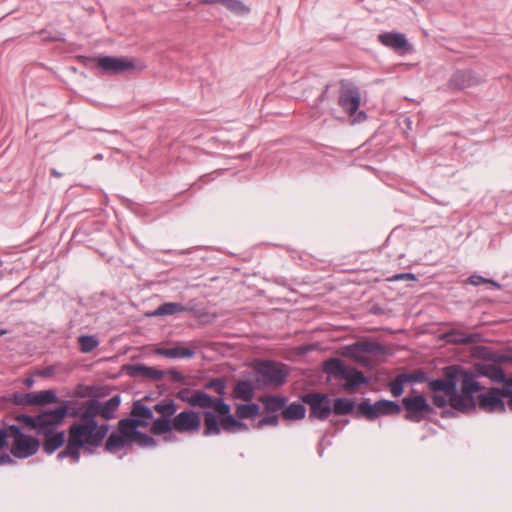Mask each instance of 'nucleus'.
Here are the masks:
<instances>
[{
    "label": "nucleus",
    "instance_id": "nucleus-1",
    "mask_svg": "<svg viewBox=\"0 0 512 512\" xmlns=\"http://www.w3.org/2000/svg\"><path fill=\"white\" fill-rule=\"evenodd\" d=\"M477 377L475 370L449 365L443 368V377L428 382V388L435 393L443 392L453 409L468 414L476 409L474 394L483 389Z\"/></svg>",
    "mask_w": 512,
    "mask_h": 512
},
{
    "label": "nucleus",
    "instance_id": "nucleus-2",
    "mask_svg": "<svg viewBox=\"0 0 512 512\" xmlns=\"http://www.w3.org/2000/svg\"><path fill=\"white\" fill-rule=\"evenodd\" d=\"M93 416L87 411L84 413L83 421H74L67 429V444L57 454V460L62 461L68 458L71 463L77 464L84 455H93L99 448L95 432Z\"/></svg>",
    "mask_w": 512,
    "mask_h": 512
},
{
    "label": "nucleus",
    "instance_id": "nucleus-3",
    "mask_svg": "<svg viewBox=\"0 0 512 512\" xmlns=\"http://www.w3.org/2000/svg\"><path fill=\"white\" fill-rule=\"evenodd\" d=\"M365 354L384 356L387 354V348L379 341L368 338H363L344 347V356L350 358L362 367L373 370L376 364Z\"/></svg>",
    "mask_w": 512,
    "mask_h": 512
},
{
    "label": "nucleus",
    "instance_id": "nucleus-4",
    "mask_svg": "<svg viewBox=\"0 0 512 512\" xmlns=\"http://www.w3.org/2000/svg\"><path fill=\"white\" fill-rule=\"evenodd\" d=\"M131 443H136L140 447H155L157 440L138 428L114 430L105 441L104 450L113 454Z\"/></svg>",
    "mask_w": 512,
    "mask_h": 512
},
{
    "label": "nucleus",
    "instance_id": "nucleus-5",
    "mask_svg": "<svg viewBox=\"0 0 512 512\" xmlns=\"http://www.w3.org/2000/svg\"><path fill=\"white\" fill-rule=\"evenodd\" d=\"M225 396L215 397L211 408L215 410L203 411V436H218L222 432V427L234 415L231 413V405L224 400Z\"/></svg>",
    "mask_w": 512,
    "mask_h": 512
},
{
    "label": "nucleus",
    "instance_id": "nucleus-6",
    "mask_svg": "<svg viewBox=\"0 0 512 512\" xmlns=\"http://www.w3.org/2000/svg\"><path fill=\"white\" fill-rule=\"evenodd\" d=\"M153 412L159 414L152 422L150 431L153 435H163L164 441H174L175 435L171 434V423L177 413L178 405L171 398H164L153 407Z\"/></svg>",
    "mask_w": 512,
    "mask_h": 512
},
{
    "label": "nucleus",
    "instance_id": "nucleus-7",
    "mask_svg": "<svg viewBox=\"0 0 512 512\" xmlns=\"http://www.w3.org/2000/svg\"><path fill=\"white\" fill-rule=\"evenodd\" d=\"M401 412V405L393 400L381 398L375 403L370 398H364L357 404L355 418L373 422L382 416H396Z\"/></svg>",
    "mask_w": 512,
    "mask_h": 512
},
{
    "label": "nucleus",
    "instance_id": "nucleus-8",
    "mask_svg": "<svg viewBox=\"0 0 512 512\" xmlns=\"http://www.w3.org/2000/svg\"><path fill=\"white\" fill-rule=\"evenodd\" d=\"M257 382L263 386H283L289 375L287 365L273 360H261L254 366Z\"/></svg>",
    "mask_w": 512,
    "mask_h": 512
},
{
    "label": "nucleus",
    "instance_id": "nucleus-9",
    "mask_svg": "<svg viewBox=\"0 0 512 512\" xmlns=\"http://www.w3.org/2000/svg\"><path fill=\"white\" fill-rule=\"evenodd\" d=\"M400 405L401 410H404L403 418L412 423H420L436 413L424 394L405 396Z\"/></svg>",
    "mask_w": 512,
    "mask_h": 512
},
{
    "label": "nucleus",
    "instance_id": "nucleus-10",
    "mask_svg": "<svg viewBox=\"0 0 512 512\" xmlns=\"http://www.w3.org/2000/svg\"><path fill=\"white\" fill-rule=\"evenodd\" d=\"M301 401L309 407L310 421H325L332 414L331 398L326 393L309 392L301 396Z\"/></svg>",
    "mask_w": 512,
    "mask_h": 512
},
{
    "label": "nucleus",
    "instance_id": "nucleus-11",
    "mask_svg": "<svg viewBox=\"0 0 512 512\" xmlns=\"http://www.w3.org/2000/svg\"><path fill=\"white\" fill-rule=\"evenodd\" d=\"M154 419L153 408L143 404L141 400H136L129 416L119 420L116 430L147 428Z\"/></svg>",
    "mask_w": 512,
    "mask_h": 512
},
{
    "label": "nucleus",
    "instance_id": "nucleus-12",
    "mask_svg": "<svg viewBox=\"0 0 512 512\" xmlns=\"http://www.w3.org/2000/svg\"><path fill=\"white\" fill-rule=\"evenodd\" d=\"M201 429L200 413L194 409H184L173 418L171 423V432L174 430L178 433L195 434Z\"/></svg>",
    "mask_w": 512,
    "mask_h": 512
},
{
    "label": "nucleus",
    "instance_id": "nucleus-13",
    "mask_svg": "<svg viewBox=\"0 0 512 512\" xmlns=\"http://www.w3.org/2000/svg\"><path fill=\"white\" fill-rule=\"evenodd\" d=\"M483 82L479 74L471 69H459L453 72L447 82V86L451 91H462L474 86H478Z\"/></svg>",
    "mask_w": 512,
    "mask_h": 512
},
{
    "label": "nucleus",
    "instance_id": "nucleus-14",
    "mask_svg": "<svg viewBox=\"0 0 512 512\" xmlns=\"http://www.w3.org/2000/svg\"><path fill=\"white\" fill-rule=\"evenodd\" d=\"M121 404L120 394L112 396L104 403L100 402L97 398H90V405L86 410L91 416H100L104 420L109 421L115 417V413Z\"/></svg>",
    "mask_w": 512,
    "mask_h": 512
},
{
    "label": "nucleus",
    "instance_id": "nucleus-15",
    "mask_svg": "<svg viewBox=\"0 0 512 512\" xmlns=\"http://www.w3.org/2000/svg\"><path fill=\"white\" fill-rule=\"evenodd\" d=\"M40 445L41 441L37 437L25 434L12 442L10 453L16 459H27L38 452Z\"/></svg>",
    "mask_w": 512,
    "mask_h": 512
},
{
    "label": "nucleus",
    "instance_id": "nucleus-16",
    "mask_svg": "<svg viewBox=\"0 0 512 512\" xmlns=\"http://www.w3.org/2000/svg\"><path fill=\"white\" fill-rule=\"evenodd\" d=\"M497 387H491L487 392L481 393L477 397L476 406L487 413H505L506 404L500 392L494 391Z\"/></svg>",
    "mask_w": 512,
    "mask_h": 512
},
{
    "label": "nucleus",
    "instance_id": "nucleus-17",
    "mask_svg": "<svg viewBox=\"0 0 512 512\" xmlns=\"http://www.w3.org/2000/svg\"><path fill=\"white\" fill-rule=\"evenodd\" d=\"M97 68L104 73L120 74L134 70L135 63L127 57L101 56L97 57Z\"/></svg>",
    "mask_w": 512,
    "mask_h": 512
},
{
    "label": "nucleus",
    "instance_id": "nucleus-18",
    "mask_svg": "<svg viewBox=\"0 0 512 512\" xmlns=\"http://www.w3.org/2000/svg\"><path fill=\"white\" fill-rule=\"evenodd\" d=\"M37 420L38 434L56 431L65 420V410L56 407L41 411L37 414Z\"/></svg>",
    "mask_w": 512,
    "mask_h": 512
},
{
    "label": "nucleus",
    "instance_id": "nucleus-19",
    "mask_svg": "<svg viewBox=\"0 0 512 512\" xmlns=\"http://www.w3.org/2000/svg\"><path fill=\"white\" fill-rule=\"evenodd\" d=\"M377 40L383 46L393 49L396 52L407 53L412 51L405 34L400 32H383L377 36Z\"/></svg>",
    "mask_w": 512,
    "mask_h": 512
},
{
    "label": "nucleus",
    "instance_id": "nucleus-20",
    "mask_svg": "<svg viewBox=\"0 0 512 512\" xmlns=\"http://www.w3.org/2000/svg\"><path fill=\"white\" fill-rule=\"evenodd\" d=\"M361 97L359 89L355 86L340 90L338 105L349 115H353L360 107Z\"/></svg>",
    "mask_w": 512,
    "mask_h": 512
},
{
    "label": "nucleus",
    "instance_id": "nucleus-21",
    "mask_svg": "<svg viewBox=\"0 0 512 512\" xmlns=\"http://www.w3.org/2000/svg\"><path fill=\"white\" fill-rule=\"evenodd\" d=\"M43 441L41 442L42 450L47 455H52L58 451L64 444H67L66 432L64 430H56L41 433Z\"/></svg>",
    "mask_w": 512,
    "mask_h": 512
},
{
    "label": "nucleus",
    "instance_id": "nucleus-22",
    "mask_svg": "<svg viewBox=\"0 0 512 512\" xmlns=\"http://www.w3.org/2000/svg\"><path fill=\"white\" fill-rule=\"evenodd\" d=\"M477 375L486 377L495 383H502L505 380V371L502 367L489 363H475L473 366Z\"/></svg>",
    "mask_w": 512,
    "mask_h": 512
},
{
    "label": "nucleus",
    "instance_id": "nucleus-23",
    "mask_svg": "<svg viewBox=\"0 0 512 512\" xmlns=\"http://www.w3.org/2000/svg\"><path fill=\"white\" fill-rule=\"evenodd\" d=\"M442 339L450 344L469 345L482 341V335L479 333L465 334L458 330H451L445 332Z\"/></svg>",
    "mask_w": 512,
    "mask_h": 512
},
{
    "label": "nucleus",
    "instance_id": "nucleus-24",
    "mask_svg": "<svg viewBox=\"0 0 512 512\" xmlns=\"http://www.w3.org/2000/svg\"><path fill=\"white\" fill-rule=\"evenodd\" d=\"M89 405L90 398L84 401L63 400L58 408L65 410V418L70 416L72 418H77V421H83L84 413L88 409Z\"/></svg>",
    "mask_w": 512,
    "mask_h": 512
},
{
    "label": "nucleus",
    "instance_id": "nucleus-25",
    "mask_svg": "<svg viewBox=\"0 0 512 512\" xmlns=\"http://www.w3.org/2000/svg\"><path fill=\"white\" fill-rule=\"evenodd\" d=\"M199 4L203 5H222L229 12L237 15L243 16L247 15L250 12V9L247 5H245L241 0H196Z\"/></svg>",
    "mask_w": 512,
    "mask_h": 512
},
{
    "label": "nucleus",
    "instance_id": "nucleus-26",
    "mask_svg": "<svg viewBox=\"0 0 512 512\" xmlns=\"http://www.w3.org/2000/svg\"><path fill=\"white\" fill-rule=\"evenodd\" d=\"M342 379L346 381L344 389L347 391H353L356 388L369 383L368 377H366L361 371L350 366H347L345 373L342 375Z\"/></svg>",
    "mask_w": 512,
    "mask_h": 512
},
{
    "label": "nucleus",
    "instance_id": "nucleus-27",
    "mask_svg": "<svg viewBox=\"0 0 512 512\" xmlns=\"http://www.w3.org/2000/svg\"><path fill=\"white\" fill-rule=\"evenodd\" d=\"M356 407L357 405L355 399L338 397L335 398L332 403V414L336 416H345L348 414H353L355 416Z\"/></svg>",
    "mask_w": 512,
    "mask_h": 512
},
{
    "label": "nucleus",
    "instance_id": "nucleus-28",
    "mask_svg": "<svg viewBox=\"0 0 512 512\" xmlns=\"http://www.w3.org/2000/svg\"><path fill=\"white\" fill-rule=\"evenodd\" d=\"M156 354L170 359H179L192 358L195 355V351L189 347L174 346L158 348Z\"/></svg>",
    "mask_w": 512,
    "mask_h": 512
},
{
    "label": "nucleus",
    "instance_id": "nucleus-29",
    "mask_svg": "<svg viewBox=\"0 0 512 512\" xmlns=\"http://www.w3.org/2000/svg\"><path fill=\"white\" fill-rule=\"evenodd\" d=\"M187 308L181 303L176 302H165L157 307L155 310L146 313L147 317H161V316H170L179 314L182 312H186Z\"/></svg>",
    "mask_w": 512,
    "mask_h": 512
},
{
    "label": "nucleus",
    "instance_id": "nucleus-30",
    "mask_svg": "<svg viewBox=\"0 0 512 512\" xmlns=\"http://www.w3.org/2000/svg\"><path fill=\"white\" fill-rule=\"evenodd\" d=\"M255 395V386L249 380H241L236 383L233 389V398L245 402L253 400Z\"/></svg>",
    "mask_w": 512,
    "mask_h": 512
},
{
    "label": "nucleus",
    "instance_id": "nucleus-31",
    "mask_svg": "<svg viewBox=\"0 0 512 512\" xmlns=\"http://www.w3.org/2000/svg\"><path fill=\"white\" fill-rule=\"evenodd\" d=\"M260 400L267 413H276L278 411L282 412L288 403V397L283 395H269L262 397Z\"/></svg>",
    "mask_w": 512,
    "mask_h": 512
},
{
    "label": "nucleus",
    "instance_id": "nucleus-32",
    "mask_svg": "<svg viewBox=\"0 0 512 512\" xmlns=\"http://www.w3.org/2000/svg\"><path fill=\"white\" fill-rule=\"evenodd\" d=\"M281 416L287 421L302 420L306 416L305 404L303 402H292L289 405L286 404L285 408L281 412Z\"/></svg>",
    "mask_w": 512,
    "mask_h": 512
},
{
    "label": "nucleus",
    "instance_id": "nucleus-33",
    "mask_svg": "<svg viewBox=\"0 0 512 512\" xmlns=\"http://www.w3.org/2000/svg\"><path fill=\"white\" fill-rule=\"evenodd\" d=\"M347 366L336 357L329 358L323 362V371L330 377L342 378Z\"/></svg>",
    "mask_w": 512,
    "mask_h": 512
},
{
    "label": "nucleus",
    "instance_id": "nucleus-34",
    "mask_svg": "<svg viewBox=\"0 0 512 512\" xmlns=\"http://www.w3.org/2000/svg\"><path fill=\"white\" fill-rule=\"evenodd\" d=\"M42 42H66L65 34L56 29L52 24L46 25L37 32Z\"/></svg>",
    "mask_w": 512,
    "mask_h": 512
},
{
    "label": "nucleus",
    "instance_id": "nucleus-35",
    "mask_svg": "<svg viewBox=\"0 0 512 512\" xmlns=\"http://www.w3.org/2000/svg\"><path fill=\"white\" fill-rule=\"evenodd\" d=\"M260 413V406L252 401L237 404L235 407V415L239 419H250Z\"/></svg>",
    "mask_w": 512,
    "mask_h": 512
},
{
    "label": "nucleus",
    "instance_id": "nucleus-36",
    "mask_svg": "<svg viewBox=\"0 0 512 512\" xmlns=\"http://www.w3.org/2000/svg\"><path fill=\"white\" fill-rule=\"evenodd\" d=\"M215 397H212L203 389L194 390L193 395L191 396V407H198L201 409H210L213 405Z\"/></svg>",
    "mask_w": 512,
    "mask_h": 512
},
{
    "label": "nucleus",
    "instance_id": "nucleus-37",
    "mask_svg": "<svg viewBox=\"0 0 512 512\" xmlns=\"http://www.w3.org/2000/svg\"><path fill=\"white\" fill-rule=\"evenodd\" d=\"M33 396L35 406H45L58 402L57 394L52 389L35 392Z\"/></svg>",
    "mask_w": 512,
    "mask_h": 512
},
{
    "label": "nucleus",
    "instance_id": "nucleus-38",
    "mask_svg": "<svg viewBox=\"0 0 512 512\" xmlns=\"http://www.w3.org/2000/svg\"><path fill=\"white\" fill-rule=\"evenodd\" d=\"M250 427L243 419L234 416L222 427V431L226 433L248 432Z\"/></svg>",
    "mask_w": 512,
    "mask_h": 512
},
{
    "label": "nucleus",
    "instance_id": "nucleus-39",
    "mask_svg": "<svg viewBox=\"0 0 512 512\" xmlns=\"http://www.w3.org/2000/svg\"><path fill=\"white\" fill-rule=\"evenodd\" d=\"M122 371L135 379H146L147 365L137 364H126L122 366Z\"/></svg>",
    "mask_w": 512,
    "mask_h": 512
},
{
    "label": "nucleus",
    "instance_id": "nucleus-40",
    "mask_svg": "<svg viewBox=\"0 0 512 512\" xmlns=\"http://www.w3.org/2000/svg\"><path fill=\"white\" fill-rule=\"evenodd\" d=\"M78 343L80 346V351L82 353H90L94 349H96L99 345V340L94 335H81L78 338Z\"/></svg>",
    "mask_w": 512,
    "mask_h": 512
},
{
    "label": "nucleus",
    "instance_id": "nucleus-41",
    "mask_svg": "<svg viewBox=\"0 0 512 512\" xmlns=\"http://www.w3.org/2000/svg\"><path fill=\"white\" fill-rule=\"evenodd\" d=\"M500 354L486 346H479L476 348L475 355L483 360L492 362L491 364L497 365L500 361Z\"/></svg>",
    "mask_w": 512,
    "mask_h": 512
},
{
    "label": "nucleus",
    "instance_id": "nucleus-42",
    "mask_svg": "<svg viewBox=\"0 0 512 512\" xmlns=\"http://www.w3.org/2000/svg\"><path fill=\"white\" fill-rule=\"evenodd\" d=\"M203 390H215L218 396H225L226 394V381L224 378H212L203 386Z\"/></svg>",
    "mask_w": 512,
    "mask_h": 512
},
{
    "label": "nucleus",
    "instance_id": "nucleus-43",
    "mask_svg": "<svg viewBox=\"0 0 512 512\" xmlns=\"http://www.w3.org/2000/svg\"><path fill=\"white\" fill-rule=\"evenodd\" d=\"M406 384V380L404 375L401 373L395 377L392 381L389 382L388 387L393 397L398 398L404 392V385Z\"/></svg>",
    "mask_w": 512,
    "mask_h": 512
},
{
    "label": "nucleus",
    "instance_id": "nucleus-44",
    "mask_svg": "<svg viewBox=\"0 0 512 512\" xmlns=\"http://www.w3.org/2000/svg\"><path fill=\"white\" fill-rule=\"evenodd\" d=\"M93 423L95 428V432L97 435L98 445L102 446L103 441L109 437L108 432L110 430V425L108 423L100 424L97 420L96 416H93Z\"/></svg>",
    "mask_w": 512,
    "mask_h": 512
},
{
    "label": "nucleus",
    "instance_id": "nucleus-45",
    "mask_svg": "<svg viewBox=\"0 0 512 512\" xmlns=\"http://www.w3.org/2000/svg\"><path fill=\"white\" fill-rule=\"evenodd\" d=\"M466 283L471 284L473 286H479L482 284H490L498 290L501 288V285L497 281H495L493 279L486 278L481 275H476V274L469 276L466 280Z\"/></svg>",
    "mask_w": 512,
    "mask_h": 512
},
{
    "label": "nucleus",
    "instance_id": "nucleus-46",
    "mask_svg": "<svg viewBox=\"0 0 512 512\" xmlns=\"http://www.w3.org/2000/svg\"><path fill=\"white\" fill-rule=\"evenodd\" d=\"M17 421L20 422L28 430H34L38 434V420L37 415L21 414L17 416Z\"/></svg>",
    "mask_w": 512,
    "mask_h": 512
},
{
    "label": "nucleus",
    "instance_id": "nucleus-47",
    "mask_svg": "<svg viewBox=\"0 0 512 512\" xmlns=\"http://www.w3.org/2000/svg\"><path fill=\"white\" fill-rule=\"evenodd\" d=\"M404 375V378L406 380V383H424L429 382L428 380V374L427 372L418 369L414 371L413 373H402Z\"/></svg>",
    "mask_w": 512,
    "mask_h": 512
},
{
    "label": "nucleus",
    "instance_id": "nucleus-48",
    "mask_svg": "<svg viewBox=\"0 0 512 512\" xmlns=\"http://www.w3.org/2000/svg\"><path fill=\"white\" fill-rule=\"evenodd\" d=\"M279 424V416L277 414L267 415L253 424L254 429H262L265 426H277Z\"/></svg>",
    "mask_w": 512,
    "mask_h": 512
},
{
    "label": "nucleus",
    "instance_id": "nucleus-49",
    "mask_svg": "<svg viewBox=\"0 0 512 512\" xmlns=\"http://www.w3.org/2000/svg\"><path fill=\"white\" fill-rule=\"evenodd\" d=\"M13 401L17 405H34L33 393H14Z\"/></svg>",
    "mask_w": 512,
    "mask_h": 512
},
{
    "label": "nucleus",
    "instance_id": "nucleus-50",
    "mask_svg": "<svg viewBox=\"0 0 512 512\" xmlns=\"http://www.w3.org/2000/svg\"><path fill=\"white\" fill-rule=\"evenodd\" d=\"M4 430H6L7 439L10 437L13 439V441H16L25 435V433L22 431V428L16 424L8 425L6 428H4Z\"/></svg>",
    "mask_w": 512,
    "mask_h": 512
},
{
    "label": "nucleus",
    "instance_id": "nucleus-51",
    "mask_svg": "<svg viewBox=\"0 0 512 512\" xmlns=\"http://www.w3.org/2000/svg\"><path fill=\"white\" fill-rule=\"evenodd\" d=\"M501 384H503V386L497 387V389H494V391L500 392L503 397L510 396V394L512 393V377L507 378V376L505 375V380L502 381Z\"/></svg>",
    "mask_w": 512,
    "mask_h": 512
},
{
    "label": "nucleus",
    "instance_id": "nucleus-52",
    "mask_svg": "<svg viewBox=\"0 0 512 512\" xmlns=\"http://www.w3.org/2000/svg\"><path fill=\"white\" fill-rule=\"evenodd\" d=\"M194 390H191L190 388H182L179 390L176 394V397L180 399L181 401L191 404V396L193 395Z\"/></svg>",
    "mask_w": 512,
    "mask_h": 512
},
{
    "label": "nucleus",
    "instance_id": "nucleus-53",
    "mask_svg": "<svg viewBox=\"0 0 512 512\" xmlns=\"http://www.w3.org/2000/svg\"><path fill=\"white\" fill-rule=\"evenodd\" d=\"M433 396H432V403L435 407L437 408H442L444 409L447 404L449 403V399L447 400L445 396H442V395H439L438 393L439 392H433Z\"/></svg>",
    "mask_w": 512,
    "mask_h": 512
},
{
    "label": "nucleus",
    "instance_id": "nucleus-54",
    "mask_svg": "<svg viewBox=\"0 0 512 512\" xmlns=\"http://www.w3.org/2000/svg\"><path fill=\"white\" fill-rule=\"evenodd\" d=\"M55 374V367L53 365L46 366L42 369L36 370L34 376L48 378Z\"/></svg>",
    "mask_w": 512,
    "mask_h": 512
},
{
    "label": "nucleus",
    "instance_id": "nucleus-55",
    "mask_svg": "<svg viewBox=\"0 0 512 512\" xmlns=\"http://www.w3.org/2000/svg\"><path fill=\"white\" fill-rule=\"evenodd\" d=\"M164 373L162 370L147 366L146 379L160 380Z\"/></svg>",
    "mask_w": 512,
    "mask_h": 512
},
{
    "label": "nucleus",
    "instance_id": "nucleus-56",
    "mask_svg": "<svg viewBox=\"0 0 512 512\" xmlns=\"http://www.w3.org/2000/svg\"><path fill=\"white\" fill-rule=\"evenodd\" d=\"M77 60L80 64L87 68H92L93 64L97 65V57L95 58L90 56L79 55L77 56Z\"/></svg>",
    "mask_w": 512,
    "mask_h": 512
},
{
    "label": "nucleus",
    "instance_id": "nucleus-57",
    "mask_svg": "<svg viewBox=\"0 0 512 512\" xmlns=\"http://www.w3.org/2000/svg\"><path fill=\"white\" fill-rule=\"evenodd\" d=\"M389 280L390 281H400V280H413V281H416L417 277L413 273L405 272V273L396 274V275L392 276L391 278H389Z\"/></svg>",
    "mask_w": 512,
    "mask_h": 512
},
{
    "label": "nucleus",
    "instance_id": "nucleus-58",
    "mask_svg": "<svg viewBox=\"0 0 512 512\" xmlns=\"http://www.w3.org/2000/svg\"><path fill=\"white\" fill-rule=\"evenodd\" d=\"M168 374L170 376V379L173 381V382H176V383H185V377L183 376V374L179 371H177L176 369H170L168 371Z\"/></svg>",
    "mask_w": 512,
    "mask_h": 512
},
{
    "label": "nucleus",
    "instance_id": "nucleus-59",
    "mask_svg": "<svg viewBox=\"0 0 512 512\" xmlns=\"http://www.w3.org/2000/svg\"><path fill=\"white\" fill-rule=\"evenodd\" d=\"M17 462L9 454L4 453L0 455V465H15Z\"/></svg>",
    "mask_w": 512,
    "mask_h": 512
},
{
    "label": "nucleus",
    "instance_id": "nucleus-60",
    "mask_svg": "<svg viewBox=\"0 0 512 512\" xmlns=\"http://www.w3.org/2000/svg\"><path fill=\"white\" fill-rule=\"evenodd\" d=\"M457 412H459L458 410L456 409H453L451 406H450V409H444L441 413H440V416L444 419H448V418H454L457 416Z\"/></svg>",
    "mask_w": 512,
    "mask_h": 512
},
{
    "label": "nucleus",
    "instance_id": "nucleus-61",
    "mask_svg": "<svg viewBox=\"0 0 512 512\" xmlns=\"http://www.w3.org/2000/svg\"><path fill=\"white\" fill-rule=\"evenodd\" d=\"M8 444L6 430L0 427V450L4 449Z\"/></svg>",
    "mask_w": 512,
    "mask_h": 512
},
{
    "label": "nucleus",
    "instance_id": "nucleus-62",
    "mask_svg": "<svg viewBox=\"0 0 512 512\" xmlns=\"http://www.w3.org/2000/svg\"><path fill=\"white\" fill-rule=\"evenodd\" d=\"M499 359V363H512V354L509 351H507V353H501Z\"/></svg>",
    "mask_w": 512,
    "mask_h": 512
},
{
    "label": "nucleus",
    "instance_id": "nucleus-63",
    "mask_svg": "<svg viewBox=\"0 0 512 512\" xmlns=\"http://www.w3.org/2000/svg\"><path fill=\"white\" fill-rule=\"evenodd\" d=\"M330 84H326L321 94L318 96V101L323 102L327 99Z\"/></svg>",
    "mask_w": 512,
    "mask_h": 512
},
{
    "label": "nucleus",
    "instance_id": "nucleus-64",
    "mask_svg": "<svg viewBox=\"0 0 512 512\" xmlns=\"http://www.w3.org/2000/svg\"><path fill=\"white\" fill-rule=\"evenodd\" d=\"M506 398L508 399L507 403H505L506 409L508 408L512 412V393L510 394V396H506Z\"/></svg>",
    "mask_w": 512,
    "mask_h": 512
}]
</instances>
